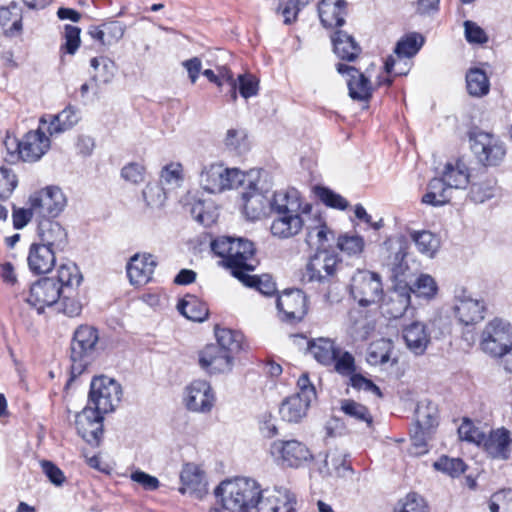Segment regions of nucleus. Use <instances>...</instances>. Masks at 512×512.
Returning <instances> with one entry per match:
<instances>
[{"label": "nucleus", "instance_id": "f3484780", "mask_svg": "<svg viewBox=\"0 0 512 512\" xmlns=\"http://www.w3.org/2000/svg\"><path fill=\"white\" fill-rule=\"evenodd\" d=\"M270 210L275 214L310 213L313 208L303 199L297 189L289 188L274 192Z\"/></svg>", "mask_w": 512, "mask_h": 512}, {"label": "nucleus", "instance_id": "a211bd4d", "mask_svg": "<svg viewBox=\"0 0 512 512\" xmlns=\"http://www.w3.org/2000/svg\"><path fill=\"white\" fill-rule=\"evenodd\" d=\"M276 306L283 315L282 319L288 322L302 320L307 311L306 297L299 289L283 292L277 297Z\"/></svg>", "mask_w": 512, "mask_h": 512}, {"label": "nucleus", "instance_id": "de8ad7c7", "mask_svg": "<svg viewBox=\"0 0 512 512\" xmlns=\"http://www.w3.org/2000/svg\"><path fill=\"white\" fill-rule=\"evenodd\" d=\"M78 122L76 110L72 107L63 109L55 116H51L48 131L51 135L70 129Z\"/></svg>", "mask_w": 512, "mask_h": 512}, {"label": "nucleus", "instance_id": "e433bc0d", "mask_svg": "<svg viewBox=\"0 0 512 512\" xmlns=\"http://www.w3.org/2000/svg\"><path fill=\"white\" fill-rule=\"evenodd\" d=\"M452 188L447 184L443 177L433 178L429 184L427 192L422 197V202L432 206H442L451 199Z\"/></svg>", "mask_w": 512, "mask_h": 512}, {"label": "nucleus", "instance_id": "603ef678", "mask_svg": "<svg viewBox=\"0 0 512 512\" xmlns=\"http://www.w3.org/2000/svg\"><path fill=\"white\" fill-rule=\"evenodd\" d=\"M341 410L347 416L355 419L356 421L364 422L367 427H371L373 418L367 407L364 405L353 400L346 399L341 402Z\"/></svg>", "mask_w": 512, "mask_h": 512}, {"label": "nucleus", "instance_id": "2f4dec72", "mask_svg": "<svg viewBox=\"0 0 512 512\" xmlns=\"http://www.w3.org/2000/svg\"><path fill=\"white\" fill-rule=\"evenodd\" d=\"M347 454L340 448H333L327 451L323 464L319 470L325 476L344 477L352 472L350 463L347 461Z\"/></svg>", "mask_w": 512, "mask_h": 512}, {"label": "nucleus", "instance_id": "0e129e2a", "mask_svg": "<svg viewBox=\"0 0 512 512\" xmlns=\"http://www.w3.org/2000/svg\"><path fill=\"white\" fill-rule=\"evenodd\" d=\"M432 432L416 428L411 436L410 454L420 456L428 452L427 442L431 439Z\"/></svg>", "mask_w": 512, "mask_h": 512}, {"label": "nucleus", "instance_id": "58836bf2", "mask_svg": "<svg viewBox=\"0 0 512 512\" xmlns=\"http://www.w3.org/2000/svg\"><path fill=\"white\" fill-rule=\"evenodd\" d=\"M177 309L184 317L195 322H202L208 316L207 305L193 295L181 299Z\"/></svg>", "mask_w": 512, "mask_h": 512}, {"label": "nucleus", "instance_id": "0eeeda50", "mask_svg": "<svg viewBox=\"0 0 512 512\" xmlns=\"http://www.w3.org/2000/svg\"><path fill=\"white\" fill-rule=\"evenodd\" d=\"M402 271V264H395L392 268L395 277V284L385 295L381 309L382 313L389 318L398 319L402 317L410 307L412 288L403 280H397Z\"/></svg>", "mask_w": 512, "mask_h": 512}, {"label": "nucleus", "instance_id": "dca6fc26", "mask_svg": "<svg viewBox=\"0 0 512 512\" xmlns=\"http://www.w3.org/2000/svg\"><path fill=\"white\" fill-rule=\"evenodd\" d=\"M103 413L92 407H85L76 415L78 434L90 445H98L103 434Z\"/></svg>", "mask_w": 512, "mask_h": 512}, {"label": "nucleus", "instance_id": "6ab92c4d", "mask_svg": "<svg viewBox=\"0 0 512 512\" xmlns=\"http://www.w3.org/2000/svg\"><path fill=\"white\" fill-rule=\"evenodd\" d=\"M309 215H311V212L275 214L270 231L278 239L292 238L305 228Z\"/></svg>", "mask_w": 512, "mask_h": 512}, {"label": "nucleus", "instance_id": "9d476101", "mask_svg": "<svg viewBox=\"0 0 512 512\" xmlns=\"http://www.w3.org/2000/svg\"><path fill=\"white\" fill-rule=\"evenodd\" d=\"M470 141L473 153L486 166L498 165L506 154L503 143L493 134L480 131Z\"/></svg>", "mask_w": 512, "mask_h": 512}, {"label": "nucleus", "instance_id": "a18cd8bd", "mask_svg": "<svg viewBox=\"0 0 512 512\" xmlns=\"http://www.w3.org/2000/svg\"><path fill=\"white\" fill-rule=\"evenodd\" d=\"M423 44L424 38L420 34H408L397 42L394 54H396L399 61L401 58H412L417 54Z\"/></svg>", "mask_w": 512, "mask_h": 512}, {"label": "nucleus", "instance_id": "9b49d317", "mask_svg": "<svg viewBox=\"0 0 512 512\" xmlns=\"http://www.w3.org/2000/svg\"><path fill=\"white\" fill-rule=\"evenodd\" d=\"M510 343H512V329L507 322L494 319L482 331L481 349L492 357L505 351V348L510 347Z\"/></svg>", "mask_w": 512, "mask_h": 512}, {"label": "nucleus", "instance_id": "e2e57ef3", "mask_svg": "<svg viewBox=\"0 0 512 512\" xmlns=\"http://www.w3.org/2000/svg\"><path fill=\"white\" fill-rule=\"evenodd\" d=\"M236 81L239 94L243 98L248 99L258 94L259 81L254 75L248 73L240 74Z\"/></svg>", "mask_w": 512, "mask_h": 512}, {"label": "nucleus", "instance_id": "49530a36", "mask_svg": "<svg viewBox=\"0 0 512 512\" xmlns=\"http://www.w3.org/2000/svg\"><path fill=\"white\" fill-rule=\"evenodd\" d=\"M468 93L472 96L481 97L489 92V80L481 69H470L466 75Z\"/></svg>", "mask_w": 512, "mask_h": 512}, {"label": "nucleus", "instance_id": "8fccbe9b", "mask_svg": "<svg viewBox=\"0 0 512 512\" xmlns=\"http://www.w3.org/2000/svg\"><path fill=\"white\" fill-rule=\"evenodd\" d=\"M183 181L182 166L179 163H171L166 165L160 176V184L165 187L168 192L181 186Z\"/></svg>", "mask_w": 512, "mask_h": 512}, {"label": "nucleus", "instance_id": "f257e3e1", "mask_svg": "<svg viewBox=\"0 0 512 512\" xmlns=\"http://www.w3.org/2000/svg\"><path fill=\"white\" fill-rule=\"evenodd\" d=\"M262 492L254 479L246 477L225 480L215 490L222 506L231 512H259Z\"/></svg>", "mask_w": 512, "mask_h": 512}, {"label": "nucleus", "instance_id": "5fc2aeb1", "mask_svg": "<svg viewBox=\"0 0 512 512\" xmlns=\"http://www.w3.org/2000/svg\"><path fill=\"white\" fill-rule=\"evenodd\" d=\"M364 239L359 235H341L337 240V247L349 256L360 255L364 250Z\"/></svg>", "mask_w": 512, "mask_h": 512}, {"label": "nucleus", "instance_id": "69168bd1", "mask_svg": "<svg viewBox=\"0 0 512 512\" xmlns=\"http://www.w3.org/2000/svg\"><path fill=\"white\" fill-rule=\"evenodd\" d=\"M489 507L491 512H512V489L493 494Z\"/></svg>", "mask_w": 512, "mask_h": 512}, {"label": "nucleus", "instance_id": "cd10ccee", "mask_svg": "<svg viewBox=\"0 0 512 512\" xmlns=\"http://www.w3.org/2000/svg\"><path fill=\"white\" fill-rule=\"evenodd\" d=\"M511 444L512 438L510 431L505 428H498L491 430L490 433L486 435L481 445H483L484 450L490 457L506 460L510 456Z\"/></svg>", "mask_w": 512, "mask_h": 512}, {"label": "nucleus", "instance_id": "864d4df0", "mask_svg": "<svg viewBox=\"0 0 512 512\" xmlns=\"http://www.w3.org/2000/svg\"><path fill=\"white\" fill-rule=\"evenodd\" d=\"M435 470L440 471L450 477H459L466 470V465L460 458H450L442 456L433 463Z\"/></svg>", "mask_w": 512, "mask_h": 512}, {"label": "nucleus", "instance_id": "f8f14e48", "mask_svg": "<svg viewBox=\"0 0 512 512\" xmlns=\"http://www.w3.org/2000/svg\"><path fill=\"white\" fill-rule=\"evenodd\" d=\"M59 299L63 300L61 285L53 277H44L30 286L25 301L41 313L45 307L54 305Z\"/></svg>", "mask_w": 512, "mask_h": 512}, {"label": "nucleus", "instance_id": "ddd939ff", "mask_svg": "<svg viewBox=\"0 0 512 512\" xmlns=\"http://www.w3.org/2000/svg\"><path fill=\"white\" fill-rule=\"evenodd\" d=\"M254 254L255 249L253 243L247 239H243L241 249H236L235 257L230 262H226V268L244 285H250L252 283L251 275H249L248 272L255 270L258 264Z\"/></svg>", "mask_w": 512, "mask_h": 512}, {"label": "nucleus", "instance_id": "1a4fd4ad", "mask_svg": "<svg viewBox=\"0 0 512 512\" xmlns=\"http://www.w3.org/2000/svg\"><path fill=\"white\" fill-rule=\"evenodd\" d=\"M32 211L40 217H56L65 208L67 200L59 187H45L29 198Z\"/></svg>", "mask_w": 512, "mask_h": 512}, {"label": "nucleus", "instance_id": "7ed1b4c3", "mask_svg": "<svg viewBox=\"0 0 512 512\" xmlns=\"http://www.w3.org/2000/svg\"><path fill=\"white\" fill-rule=\"evenodd\" d=\"M99 336L97 330L88 325L76 329L71 342V374L80 375L89 364L95 351Z\"/></svg>", "mask_w": 512, "mask_h": 512}, {"label": "nucleus", "instance_id": "423d86ee", "mask_svg": "<svg viewBox=\"0 0 512 512\" xmlns=\"http://www.w3.org/2000/svg\"><path fill=\"white\" fill-rule=\"evenodd\" d=\"M269 454L278 465L290 468H299L313 459L310 449L294 439L273 441Z\"/></svg>", "mask_w": 512, "mask_h": 512}, {"label": "nucleus", "instance_id": "bf43d9fd", "mask_svg": "<svg viewBox=\"0 0 512 512\" xmlns=\"http://www.w3.org/2000/svg\"><path fill=\"white\" fill-rule=\"evenodd\" d=\"M458 435L461 440L475 443L477 445H481L486 437V434L468 419H464L459 426Z\"/></svg>", "mask_w": 512, "mask_h": 512}, {"label": "nucleus", "instance_id": "aec40b11", "mask_svg": "<svg viewBox=\"0 0 512 512\" xmlns=\"http://www.w3.org/2000/svg\"><path fill=\"white\" fill-rule=\"evenodd\" d=\"M246 178L248 191L242 193L243 212L249 220H259L266 215L270 209L271 199L260 192L251 179V174Z\"/></svg>", "mask_w": 512, "mask_h": 512}, {"label": "nucleus", "instance_id": "4468645a", "mask_svg": "<svg viewBox=\"0 0 512 512\" xmlns=\"http://www.w3.org/2000/svg\"><path fill=\"white\" fill-rule=\"evenodd\" d=\"M198 364L209 375L226 374L233 369L234 356L219 346L209 344L199 351Z\"/></svg>", "mask_w": 512, "mask_h": 512}, {"label": "nucleus", "instance_id": "13d9d810", "mask_svg": "<svg viewBox=\"0 0 512 512\" xmlns=\"http://www.w3.org/2000/svg\"><path fill=\"white\" fill-rule=\"evenodd\" d=\"M168 191L159 184H148L143 190V197L148 206L160 208L167 199Z\"/></svg>", "mask_w": 512, "mask_h": 512}, {"label": "nucleus", "instance_id": "7c9ffc66", "mask_svg": "<svg viewBox=\"0 0 512 512\" xmlns=\"http://www.w3.org/2000/svg\"><path fill=\"white\" fill-rule=\"evenodd\" d=\"M345 0H322L318 5L319 18L323 26L340 27L345 23Z\"/></svg>", "mask_w": 512, "mask_h": 512}, {"label": "nucleus", "instance_id": "a878e982", "mask_svg": "<svg viewBox=\"0 0 512 512\" xmlns=\"http://www.w3.org/2000/svg\"><path fill=\"white\" fill-rule=\"evenodd\" d=\"M454 312L462 324L473 325L483 320L484 304L462 291L456 295Z\"/></svg>", "mask_w": 512, "mask_h": 512}, {"label": "nucleus", "instance_id": "774afa93", "mask_svg": "<svg viewBox=\"0 0 512 512\" xmlns=\"http://www.w3.org/2000/svg\"><path fill=\"white\" fill-rule=\"evenodd\" d=\"M122 178L132 184H140L145 179V167L136 162H131L121 169Z\"/></svg>", "mask_w": 512, "mask_h": 512}, {"label": "nucleus", "instance_id": "37998d69", "mask_svg": "<svg viewBox=\"0 0 512 512\" xmlns=\"http://www.w3.org/2000/svg\"><path fill=\"white\" fill-rule=\"evenodd\" d=\"M410 237L415 243L417 250L429 258L435 256L441 245L439 236L430 231H413Z\"/></svg>", "mask_w": 512, "mask_h": 512}, {"label": "nucleus", "instance_id": "c03bdc74", "mask_svg": "<svg viewBox=\"0 0 512 512\" xmlns=\"http://www.w3.org/2000/svg\"><path fill=\"white\" fill-rule=\"evenodd\" d=\"M217 342L213 346H219L227 354L234 356L241 348L242 335L227 328H217L215 331Z\"/></svg>", "mask_w": 512, "mask_h": 512}, {"label": "nucleus", "instance_id": "20e7f679", "mask_svg": "<svg viewBox=\"0 0 512 512\" xmlns=\"http://www.w3.org/2000/svg\"><path fill=\"white\" fill-rule=\"evenodd\" d=\"M122 397V387L113 378L107 376L94 377L90 384L89 402L93 409L100 413L113 412Z\"/></svg>", "mask_w": 512, "mask_h": 512}, {"label": "nucleus", "instance_id": "393cba45", "mask_svg": "<svg viewBox=\"0 0 512 512\" xmlns=\"http://www.w3.org/2000/svg\"><path fill=\"white\" fill-rule=\"evenodd\" d=\"M402 337L407 349L415 356L423 355L431 342L428 327L420 321L406 325L402 330Z\"/></svg>", "mask_w": 512, "mask_h": 512}, {"label": "nucleus", "instance_id": "6e6d98bb", "mask_svg": "<svg viewBox=\"0 0 512 512\" xmlns=\"http://www.w3.org/2000/svg\"><path fill=\"white\" fill-rule=\"evenodd\" d=\"M315 194L328 207L345 210L349 206L348 201L344 197L329 188L316 187Z\"/></svg>", "mask_w": 512, "mask_h": 512}, {"label": "nucleus", "instance_id": "c756f323", "mask_svg": "<svg viewBox=\"0 0 512 512\" xmlns=\"http://www.w3.org/2000/svg\"><path fill=\"white\" fill-rule=\"evenodd\" d=\"M41 245L55 250H63L67 245V232L62 225L55 221L44 220L39 224Z\"/></svg>", "mask_w": 512, "mask_h": 512}, {"label": "nucleus", "instance_id": "680f3d73", "mask_svg": "<svg viewBox=\"0 0 512 512\" xmlns=\"http://www.w3.org/2000/svg\"><path fill=\"white\" fill-rule=\"evenodd\" d=\"M18 184L16 174L8 168H0V200L8 199Z\"/></svg>", "mask_w": 512, "mask_h": 512}, {"label": "nucleus", "instance_id": "052dcab7", "mask_svg": "<svg viewBox=\"0 0 512 512\" xmlns=\"http://www.w3.org/2000/svg\"><path fill=\"white\" fill-rule=\"evenodd\" d=\"M412 292L419 297L430 299L437 292V284L433 277L428 274H421L412 288Z\"/></svg>", "mask_w": 512, "mask_h": 512}, {"label": "nucleus", "instance_id": "39448f33", "mask_svg": "<svg viewBox=\"0 0 512 512\" xmlns=\"http://www.w3.org/2000/svg\"><path fill=\"white\" fill-rule=\"evenodd\" d=\"M350 292L360 306L367 307L378 303L383 295L380 275L368 270H358L351 279Z\"/></svg>", "mask_w": 512, "mask_h": 512}, {"label": "nucleus", "instance_id": "c9c22d12", "mask_svg": "<svg viewBox=\"0 0 512 512\" xmlns=\"http://www.w3.org/2000/svg\"><path fill=\"white\" fill-rule=\"evenodd\" d=\"M331 40L335 54L342 60L353 61L361 52L354 38L345 31H335Z\"/></svg>", "mask_w": 512, "mask_h": 512}, {"label": "nucleus", "instance_id": "09e8293b", "mask_svg": "<svg viewBox=\"0 0 512 512\" xmlns=\"http://www.w3.org/2000/svg\"><path fill=\"white\" fill-rule=\"evenodd\" d=\"M91 67L95 73L92 76L94 81H100L104 84L110 83L114 78L116 65L108 57H94L90 61Z\"/></svg>", "mask_w": 512, "mask_h": 512}, {"label": "nucleus", "instance_id": "4be33fe9", "mask_svg": "<svg viewBox=\"0 0 512 512\" xmlns=\"http://www.w3.org/2000/svg\"><path fill=\"white\" fill-rule=\"evenodd\" d=\"M182 494L189 493L196 498H202L208 491L204 471L195 463H186L180 473Z\"/></svg>", "mask_w": 512, "mask_h": 512}, {"label": "nucleus", "instance_id": "412c9836", "mask_svg": "<svg viewBox=\"0 0 512 512\" xmlns=\"http://www.w3.org/2000/svg\"><path fill=\"white\" fill-rule=\"evenodd\" d=\"M296 498L285 487L263 490L259 512H295Z\"/></svg>", "mask_w": 512, "mask_h": 512}, {"label": "nucleus", "instance_id": "bb28decb", "mask_svg": "<svg viewBox=\"0 0 512 512\" xmlns=\"http://www.w3.org/2000/svg\"><path fill=\"white\" fill-rule=\"evenodd\" d=\"M22 161L35 162L50 148V140L41 129L27 132L22 138Z\"/></svg>", "mask_w": 512, "mask_h": 512}, {"label": "nucleus", "instance_id": "ea45409f", "mask_svg": "<svg viewBox=\"0 0 512 512\" xmlns=\"http://www.w3.org/2000/svg\"><path fill=\"white\" fill-rule=\"evenodd\" d=\"M442 177L452 189H465L469 183L468 168L461 160L447 163Z\"/></svg>", "mask_w": 512, "mask_h": 512}, {"label": "nucleus", "instance_id": "72a5a7b5", "mask_svg": "<svg viewBox=\"0 0 512 512\" xmlns=\"http://www.w3.org/2000/svg\"><path fill=\"white\" fill-rule=\"evenodd\" d=\"M306 243L310 246H323L333 236V232L328 228L324 219L318 211H311L308 221L305 225Z\"/></svg>", "mask_w": 512, "mask_h": 512}, {"label": "nucleus", "instance_id": "3c124183", "mask_svg": "<svg viewBox=\"0 0 512 512\" xmlns=\"http://www.w3.org/2000/svg\"><path fill=\"white\" fill-rule=\"evenodd\" d=\"M393 344L388 339H380L374 342L368 352V361L373 365L388 363L391 359Z\"/></svg>", "mask_w": 512, "mask_h": 512}, {"label": "nucleus", "instance_id": "6e6552de", "mask_svg": "<svg viewBox=\"0 0 512 512\" xmlns=\"http://www.w3.org/2000/svg\"><path fill=\"white\" fill-rule=\"evenodd\" d=\"M339 258L334 253L321 250L311 256L305 266L302 279L305 282L324 283L336 275Z\"/></svg>", "mask_w": 512, "mask_h": 512}, {"label": "nucleus", "instance_id": "2eb2a0df", "mask_svg": "<svg viewBox=\"0 0 512 512\" xmlns=\"http://www.w3.org/2000/svg\"><path fill=\"white\" fill-rule=\"evenodd\" d=\"M185 405L189 411L208 413L215 403L211 385L205 380H194L185 389Z\"/></svg>", "mask_w": 512, "mask_h": 512}, {"label": "nucleus", "instance_id": "c85d7f7f", "mask_svg": "<svg viewBox=\"0 0 512 512\" xmlns=\"http://www.w3.org/2000/svg\"><path fill=\"white\" fill-rule=\"evenodd\" d=\"M27 262L32 273L47 274L55 266V251L45 245L33 243L28 252Z\"/></svg>", "mask_w": 512, "mask_h": 512}, {"label": "nucleus", "instance_id": "4c0bfd02", "mask_svg": "<svg viewBox=\"0 0 512 512\" xmlns=\"http://www.w3.org/2000/svg\"><path fill=\"white\" fill-rule=\"evenodd\" d=\"M416 428L429 432L438 425V408L428 399L421 400L415 410Z\"/></svg>", "mask_w": 512, "mask_h": 512}, {"label": "nucleus", "instance_id": "b1692460", "mask_svg": "<svg viewBox=\"0 0 512 512\" xmlns=\"http://www.w3.org/2000/svg\"><path fill=\"white\" fill-rule=\"evenodd\" d=\"M157 265L156 259L151 254H135L127 264V275L132 285L142 286L147 284Z\"/></svg>", "mask_w": 512, "mask_h": 512}, {"label": "nucleus", "instance_id": "79ce46f5", "mask_svg": "<svg viewBox=\"0 0 512 512\" xmlns=\"http://www.w3.org/2000/svg\"><path fill=\"white\" fill-rule=\"evenodd\" d=\"M243 238H233L221 236L211 242L212 251L221 258L219 262L226 268V262H230L235 257V250L241 249Z\"/></svg>", "mask_w": 512, "mask_h": 512}, {"label": "nucleus", "instance_id": "473e14b6", "mask_svg": "<svg viewBox=\"0 0 512 512\" xmlns=\"http://www.w3.org/2000/svg\"><path fill=\"white\" fill-rule=\"evenodd\" d=\"M308 353L321 365L332 366L340 348L330 338H316L308 342Z\"/></svg>", "mask_w": 512, "mask_h": 512}, {"label": "nucleus", "instance_id": "5701e85b", "mask_svg": "<svg viewBox=\"0 0 512 512\" xmlns=\"http://www.w3.org/2000/svg\"><path fill=\"white\" fill-rule=\"evenodd\" d=\"M338 73L347 77L349 96L354 100H368L371 97L372 87L364 73L353 66L339 63L336 66Z\"/></svg>", "mask_w": 512, "mask_h": 512}, {"label": "nucleus", "instance_id": "a19ab883", "mask_svg": "<svg viewBox=\"0 0 512 512\" xmlns=\"http://www.w3.org/2000/svg\"><path fill=\"white\" fill-rule=\"evenodd\" d=\"M55 280L59 283V285H61L63 301H65L70 297L69 295H66V292L80 285L82 281V275L74 263H67L59 267L57 278H55Z\"/></svg>", "mask_w": 512, "mask_h": 512}, {"label": "nucleus", "instance_id": "338daca9", "mask_svg": "<svg viewBox=\"0 0 512 512\" xmlns=\"http://www.w3.org/2000/svg\"><path fill=\"white\" fill-rule=\"evenodd\" d=\"M332 365L334 366V370L342 376H349V378H351L352 375L356 374L355 360L349 352L341 353L340 351Z\"/></svg>", "mask_w": 512, "mask_h": 512}, {"label": "nucleus", "instance_id": "f704fd0d", "mask_svg": "<svg viewBox=\"0 0 512 512\" xmlns=\"http://www.w3.org/2000/svg\"><path fill=\"white\" fill-rule=\"evenodd\" d=\"M311 401L296 394L291 395L282 402L279 413L287 422H299L306 416Z\"/></svg>", "mask_w": 512, "mask_h": 512}, {"label": "nucleus", "instance_id": "f03ea898", "mask_svg": "<svg viewBox=\"0 0 512 512\" xmlns=\"http://www.w3.org/2000/svg\"><path fill=\"white\" fill-rule=\"evenodd\" d=\"M248 174L237 168H225L219 163L203 165L199 174V184L207 192L221 193L246 184Z\"/></svg>", "mask_w": 512, "mask_h": 512}, {"label": "nucleus", "instance_id": "4d7b16f0", "mask_svg": "<svg viewBox=\"0 0 512 512\" xmlns=\"http://www.w3.org/2000/svg\"><path fill=\"white\" fill-rule=\"evenodd\" d=\"M398 512H429L424 498L417 493H409L398 503Z\"/></svg>", "mask_w": 512, "mask_h": 512}]
</instances>
